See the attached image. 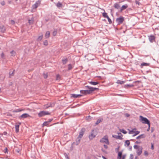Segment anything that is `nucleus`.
I'll list each match as a JSON object with an SVG mask.
<instances>
[{
	"label": "nucleus",
	"instance_id": "obj_62",
	"mask_svg": "<svg viewBox=\"0 0 159 159\" xmlns=\"http://www.w3.org/2000/svg\"><path fill=\"white\" fill-rule=\"evenodd\" d=\"M135 143H137V144L140 143V142L138 141H137Z\"/></svg>",
	"mask_w": 159,
	"mask_h": 159
},
{
	"label": "nucleus",
	"instance_id": "obj_4",
	"mask_svg": "<svg viewBox=\"0 0 159 159\" xmlns=\"http://www.w3.org/2000/svg\"><path fill=\"white\" fill-rule=\"evenodd\" d=\"M51 113L48 111H40L38 114V116L39 117H43L46 115H50Z\"/></svg>",
	"mask_w": 159,
	"mask_h": 159
},
{
	"label": "nucleus",
	"instance_id": "obj_43",
	"mask_svg": "<svg viewBox=\"0 0 159 159\" xmlns=\"http://www.w3.org/2000/svg\"><path fill=\"white\" fill-rule=\"evenodd\" d=\"M144 155L146 156H147L148 155V151H145L144 152Z\"/></svg>",
	"mask_w": 159,
	"mask_h": 159
},
{
	"label": "nucleus",
	"instance_id": "obj_8",
	"mask_svg": "<svg viewBox=\"0 0 159 159\" xmlns=\"http://www.w3.org/2000/svg\"><path fill=\"white\" fill-rule=\"evenodd\" d=\"M118 135H113L112 137L113 138H116L117 139H119L120 140L122 139L123 135L122 134L120 133H118Z\"/></svg>",
	"mask_w": 159,
	"mask_h": 159
},
{
	"label": "nucleus",
	"instance_id": "obj_44",
	"mask_svg": "<svg viewBox=\"0 0 159 159\" xmlns=\"http://www.w3.org/2000/svg\"><path fill=\"white\" fill-rule=\"evenodd\" d=\"M64 155L66 159H68L69 158V157L68 156L67 154L66 153H64Z\"/></svg>",
	"mask_w": 159,
	"mask_h": 159
},
{
	"label": "nucleus",
	"instance_id": "obj_19",
	"mask_svg": "<svg viewBox=\"0 0 159 159\" xmlns=\"http://www.w3.org/2000/svg\"><path fill=\"white\" fill-rule=\"evenodd\" d=\"M130 142L129 140H126L125 142V146L128 147L130 145Z\"/></svg>",
	"mask_w": 159,
	"mask_h": 159
},
{
	"label": "nucleus",
	"instance_id": "obj_39",
	"mask_svg": "<svg viewBox=\"0 0 159 159\" xmlns=\"http://www.w3.org/2000/svg\"><path fill=\"white\" fill-rule=\"evenodd\" d=\"M149 64L148 63H143L141 64V66H148Z\"/></svg>",
	"mask_w": 159,
	"mask_h": 159
},
{
	"label": "nucleus",
	"instance_id": "obj_64",
	"mask_svg": "<svg viewBox=\"0 0 159 159\" xmlns=\"http://www.w3.org/2000/svg\"><path fill=\"white\" fill-rule=\"evenodd\" d=\"M102 157L103 158V159H107L104 156H102Z\"/></svg>",
	"mask_w": 159,
	"mask_h": 159
},
{
	"label": "nucleus",
	"instance_id": "obj_17",
	"mask_svg": "<svg viewBox=\"0 0 159 159\" xmlns=\"http://www.w3.org/2000/svg\"><path fill=\"white\" fill-rule=\"evenodd\" d=\"M0 28L1 30V31L3 33H4L6 31V29L4 25H2L0 27Z\"/></svg>",
	"mask_w": 159,
	"mask_h": 159
},
{
	"label": "nucleus",
	"instance_id": "obj_59",
	"mask_svg": "<svg viewBox=\"0 0 159 159\" xmlns=\"http://www.w3.org/2000/svg\"><path fill=\"white\" fill-rule=\"evenodd\" d=\"M103 146H104V148L105 149H107V146L106 145L104 144V145H103Z\"/></svg>",
	"mask_w": 159,
	"mask_h": 159
},
{
	"label": "nucleus",
	"instance_id": "obj_31",
	"mask_svg": "<svg viewBox=\"0 0 159 159\" xmlns=\"http://www.w3.org/2000/svg\"><path fill=\"white\" fill-rule=\"evenodd\" d=\"M15 71V70H14L13 71V72H10L9 73V77L10 78H11V76H13L14 75V72Z\"/></svg>",
	"mask_w": 159,
	"mask_h": 159
},
{
	"label": "nucleus",
	"instance_id": "obj_25",
	"mask_svg": "<svg viewBox=\"0 0 159 159\" xmlns=\"http://www.w3.org/2000/svg\"><path fill=\"white\" fill-rule=\"evenodd\" d=\"M23 110V109H16L15 110H13L12 111V112H20Z\"/></svg>",
	"mask_w": 159,
	"mask_h": 159
},
{
	"label": "nucleus",
	"instance_id": "obj_35",
	"mask_svg": "<svg viewBox=\"0 0 159 159\" xmlns=\"http://www.w3.org/2000/svg\"><path fill=\"white\" fill-rule=\"evenodd\" d=\"M43 76L44 79H46L48 77V74L47 73L43 74Z\"/></svg>",
	"mask_w": 159,
	"mask_h": 159
},
{
	"label": "nucleus",
	"instance_id": "obj_22",
	"mask_svg": "<svg viewBox=\"0 0 159 159\" xmlns=\"http://www.w3.org/2000/svg\"><path fill=\"white\" fill-rule=\"evenodd\" d=\"M144 137H145L144 135L143 134H141V135L139 136H138L137 137H136V139H141L144 138Z\"/></svg>",
	"mask_w": 159,
	"mask_h": 159
},
{
	"label": "nucleus",
	"instance_id": "obj_37",
	"mask_svg": "<svg viewBox=\"0 0 159 159\" xmlns=\"http://www.w3.org/2000/svg\"><path fill=\"white\" fill-rule=\"evenodd\" d=\"M103 16L105 18H107L108 17V16L107 15V13L106 12H104L102 13Z\"/></svg>",
	"mask_w": 159,
	"mask_h": 159
},
{
	"label": "nucleus",
	"instance_id": "obj_50",
	"mask_svg": "<svg viewBox=\"0 0 159 159\" xmlns=\"http://www.w3.org/2000/svg\"><path fill=\"white\" fill-rule=\"evenodd\" d=\"M1 56L2 58H3L4 57V54L3 52H2L1 54Z\"/></svg>",
	"mask_w": 159,
	"mask_h": 159
},
{
	"label": "nucleus",
	"instance_id": "obj_40",
	"mask_svg": "<svg viewBox=\"0 0 159 159\" xmlns=\"http://www.w3.org/2000/svg\"><path fill=\"white\" fill-rule=\"evenodd\" d=\"M114 7L115 8H116L117 9H119V8L120 7V6H119V5L117 3H116L115 4Z\"/></svg>",
	"mask_w": 159,
	"mask_h": 159
},
{
	"label": "nucleus",
	"instance_id": "obj_51",
	"mask_svg": "<svg viewBox=\"0 0 159 159\" xmlns=\"http://www.w3.org/2000/svg\"><path fill=\"white\" fill-rule=\"evenodd\" d=\"M57 33V31H54L53 32V34L54 36H55Z\"/></svg>",
	"mask_w": 159,
	"mask_h": 159
},
{
	"label": "nucleus",
	"instance_id": "obj_28",
	"mask_svg": "<svg viewBox=\"0 0 159 159\" xmlns=\"http://www.w3.org/2000/svg\"><path fill=\"white\" fill-rule=\"evenodd\" d=\"M57 6L58 7H61L62 6V4L60 2H58L57 4Z\"/></svg>",
	"mask_w": 159,
	"mask_h": 159
},
{
	"label": "nucleus",
	"instance_id": "obj_26",
	"mask_svg": "<svg viewBox=\"0 0 159 159\" xmlns=\"http://www.w3.org/2000/svg\"><path fill=\"white\" fill-rule=\"evenodd\" d=\"M102 120V119H98L95 123L96 125H98V124L101 122Z\"/></svg>",
	"mask_w": 159,
	"mask_h": 159
},
{
	"label": "nucleus",
	"instance_id": "obj_10",
	"mask_svg": "<svg viewBox=\"0 0 159 159\" xmlns=\"http://www.w3.org/2000/svg\"><path fill=\"white\" fill-rule=\"evenodd\" d=\"M41 1L38 0L32 6V8L33 9H36L37 8L38 6L41 3Z\"/></svg>",
	"mask_w": 159,
	"mask_h": 159
},
{
	"label": "nucleus",
	"instance_id": "obj_49",
	"mask_svg": "<svg viewBox=\"0 0 159 159\" xmlns=\"http://www.w3.org/2000/svg\"><path fill=\"white\" fill-rule=\"evenodd\" d=\"M53 120V119H49L48 121H47L48 122V123L49 124V123L51 122L52 120Z\"/></svg>",
	"mask_w": 159,
	"mask_h": 159
},
{
	"label": "nucleus",
	"instance_id": "obj_5",
	"mask_svg": "<svg viewBox=\"0 0 159 159\" xmlns=\"http://www.w3.org/2000/svg\"><path fill=\"white\" fill-rule=\"evenodd\" d=\"M100 141L101 143L108 144L109 143L108 136L107 135L104 136V137L100 140Z\"/></svg>",
	"mask_w": 159,
	"mask_h": 159
},
{
	"label": "nucleus",
	"instance_id": "obj_42",
	"mask_svg": "<svg viewBox=\"0 0 159 159\" xmlns=\"http://www.w3.org/2000/svg\"><path fill=\"white\" fill-rule=\"evenodd\" d=\"M125 82V81H120V80H118L117 82V84H124V83Z\"/></svg>",
	"mask_w": 159,
	"mask_h": 159
},
{
	"label": "nucleus",
	"instance_id": "obj_12",
	"mask_svg": "<svg viewBox=\"0 0 159 159\" xmlns=\"http://www.w3.org/2000/svg\"><path fill=\"white\" fill-rule=\"evenodd\" d=\"M71 98H80L82 96V95L81 94H71Z\"/></svg>",
	"mask_w": 159,
	"mask_h": 159
},
{
	"label": "nucleus",
	"instance_id": "obj_24",
	"mask_svg": "<svg viewBox=\"0 0 159 159\" xmlns=\"http://www.w3.org/2000/svg\"><path fill=\"white\" fill-rule=\"evenodd\" d=\"M50 32L49 31H47L45 34V37L46 38H48L50 36Z\"/></svg>",
	"mask_w": 159,
	"mask_h": 159
},
{
	"label": "nucleus",
	"instance_id": "obj_61",
	"mask_svg": "<svg viewBox=\"0 0 159 159\" xmlns=\"http://www.w3.org/2000/svg\"><path fill=\"white\" fill-rule=\"evenodd\" d=\"M139 82H140V81H135V82L134 83V84H136V83H139Z\"/></svg>",
	"mask_w": 159,
	"mask_h": 159
},
{
	"label": "nucleus",
	"instance_id": "obj_11",
	"mask_svg": "<svg viewBox=\"0 0 159 159\" xmlns=\"http://www.w3.org/2000/svg\"><path fill=\"white\" fill-rule=\"evenodd\" d=\"M28 117H30V116L27 113H24L22 115L19 117V119H24Z\"/></svg>",
	"mask_w": 159,
	"mask_h": 159
},
{
	"label": "nucleus",
	"instance_id": "obj_47",
	"mask_svg": "<svg viewBox=\"0 0 159 159\" xmlns=\"http://www.w3.org/2000/svg\"><path fill=\"white\" fill-rule=\"evenodd\" d=\"M20 149L19 148H17V149H15V151L17 153H19L20 152Z\"/></svg>",
	"mask_w": 159,
	"mask_h": 159
},
{
	"label": "nucleus",
	"instance_id": "obj_14",
	"mask_svg": "<svg viewBox=\"0 0 159 159\" xmlns=\"http://www.w3.org/2000/svg\"><path fill=\"white\" fill-rule=\"evenodd\" d=\"M93 129L92 131L91 132V134L89 135V138L90 140L94 138L95 137V135L93 134Z\"/></svg>",
	"mask_w": 159,
	"mask_h": 159
},
{
	"label": "nucleus",
	"instance_id": "obj_34",
	"mask_svg": "<svg viewBox=\"0 0 159 159\" xmlns=\"http://www.w3.org/2000/svg\"><path fill=\"white\" fill-rule=\"evenodd\" d=\"M120 132H121L124 134H125L127 133V132L125 130H124L123 129H120Z\"/></svg>",
	"mask_w": 159,
	"mask_h": 159
},
{
	"label": "nucleus",
	"instance_id": "obj_6",
	"mask_svg": "<svg viewBox=\"0 0 159 159\" xmlns=\"http://www.w3.org/2000/svg\"><path fill=\"white\" fill-rule=\"evenodd\" d=\"M126 157L125 155H123L122 156V152H118L117 159H125Z\"/></svg>",
	"mask_w": 159,
	"mask_h": 159
},
{
	"label": "nucleus",
	"instance_id": "obj_53",
	"mask_svg": "<svg viewBox=\"0 0 159 159\" xmlns=\"http://www.w3.org/2000/svg\"><path fill=\"white\" fill-rule=\"evenodd\" d=\"M1 4L2 5V6H4L5 5V2L4 1H3L2 2H1Z\"/></svg>",
	"mask_w": 159,
	"mask_h": 159
},
{
	"label": "nucleus",
	"instance_id": "obj_7",
	"mask_svg": "<svg viewBox=\"0 0 159 159\" xmlns=\"http://www.w3.org/2000/svg\"><path fill=\"white\" fill-rule=\"evenodd\" d=\"M124 20V18L122 16H120L116 19V21L118 24H122Z\"/></svg>",
	"mask_w": 159,
	"mask_h": 159
},
{
	"label": "nucleus",
	"instance_id": "obj_3",
	"mask_svg": "<svg viewBox=\"0 0 159 159\" xmlns=\"http://www.w3.org/2000/svg\"><path fill=\"white\" fill-rule=\"evenodd\" d=\"M128 130L129 131V134H134L133 135V137H134L136 136V135L140 133V132L139 131H137L136 128L133 129L131 130H130L129 129H128Z\"/></svg>",
	"mask_w": 159,
	"mask_h": 159
},
{
	"label": "nucleus",
	"instance_id": "obj_45",
	"mask_svg": "<svg viewBox=\"0 0 159 159\" xmlns=\"http://www.w3.org/2000/svg\"><path fill=\"white\" fill-rule=\"evenodd\" d=\"M134 156L133 154H130L129 156V159H133Z\"/></svg>",
	"mask_w": 159,
	"mask_h": 159
},
{
	"label": "nucleus",
	"instance_id": "obj_38",
	"mask_svg": "<svg viewBox=\"0 0 159 159\" xmlns=\"http://www.w3.org/2000/svg\"><path fill=\"white\" fill-rule=\"evenodd\" d=\"M60 79V76L59 74H57L56 76V80H59Z\"/></svg>",
	"mask_w": 159,
	"mask_h": 159
},
{
	"label": "nucleus",
	"instance_id": "obj_2",
	"mask_svg": "<svg viewBox=\"0 0 159 159\" xmlns=\"http://www.w3.org/2000/svg\"><path fill=\"white\" fill-rule=\"evenodd\" d=\"M140 120L143 123L147 124L148 126H150V124L149 121L146 118L143 117L142 116H140Z\"/></svg>",
	"mask_w": 159,
	"mask_h": 159
},
{
	"label": "nucleus",
	"instance_id": "obj_36",
	"mask_svg": "<svg viewBox=\"0 0 159 159\" xmlns=\"http://www.w3.org/2000/svg\"><path fill=\"white\" fill-rule=\"evenodd\" d=\"M141 146H139L138 145H134V148L136 149H138L139 148H140Z\"/></svg>",
	"mask_w": 159,
	"mask_h": 159
},
{
	"label": "nucleus",
	"instance_id": "obj_23",
	"mask_svg": "<svg viewBox=\"0 0 159 159\" xmlns=\"http://www.w3.org/2000/svg\"><path fill=\"white\" fill-rule=\"evenodd\" d=\"M19 125H15V129H16V132L17 133L19 132Z\"/></svg>",
	"mask_w": 159,
	"mask_h": 159
},
{
	"label": "nucleus",
	"instance_id": "obj_1",
	"mask_svg": "<svg viewBox=\"0 0 159 159\" xmlns=\"http://www.w3.org/2000/svg\"><path fill=\"white\" fill-rule=\"evenodd\" d=\"M98 90L99 89L98 88H91L90 90H81L80 91V93L81 94L86 95L87 94H91L93 92Z\"/></svg>",
	"mask_w": 159,
	"mask_h": 159
},
{
	"label": "nucleus",
	"instance_id": "obj_60",
	"mask_svg": "<svg viewBox=\"0 0 159 159\" xmlns=\"http://www.w3.org/2000/svg\"><path fill=\"white\" fill-rule=\"evenodd\" d=\"M16 124H17V125H19L20 126L21 124V122H18L16 123Z\"/></svg>",
	"mask_w": 159,
	"mask_h": 159
},
{
	"label": "nucleus",
	"instance_id": "obj_9",
	"mask_svg": "<svg viewBox=\"0 0 159 159\" xmlns=\"http://www.w3.org/2000/svg\"><path fill=\"white\" fill-rule=\"evenodd\" d=\"M86 131L85 129L84 128H82L79 133V134L78 136L79 137L82 138L83 135L84 134V133Z\"/></svg>",
	"mask_w": 159,
	"mask_h": 159
},
{
	"label": "nucleus",
	"instance_id": "obj_33",
	"mask_svg": "<svg viewBox=\"0 0 159 159\" xmlns=\"http://www.w3.org/2000/svg\"><path fill=\"white\" fill-rule=\"evenodd\" d=\"M42 38L43 35H42L40 36H39V37L37 39V40L39 41H40L42 39Z\"/></svg>",
	"mask_w": 159,
	"mask_h": 159
},
{
	"label": "nucleus",
	"instance_id": "obj_56",
	"mask_svg": "<svg viewBox=\"0 0 159 159\" xmlns=\"http://www.w3.org/2000/svg\"><path fill=\"white\" fill-rule=\"evenodd\" d=\"M11 22L12 25H14L15 23V21L13 20H11Z\"/></svg>",
	"mask_w": 159,
	"mask_h": 159
},
{
	"label": "nucleus",
	"instance_id": "obj_15",
	"mask_svg": "<svg viewBox=\"0 0 159 159\" xmlns=\"http://www.w3.org/2000/svg\"><path fill=\"white\" fill-rule=\"evenodd\" d=\"M81 138H82L79 137V136H78V137L77 138L76 141V145H77L80 144Z\"/></svg>",
	"mask_w": 159,
	"mask_h": 159
},
{
	"label": "nucleus",
	"instance_id": "obj_29",
	"mask_svg": "<svg viewBox=\"0 0 159 159\" xmlns=\"http://www.w3.org/2000/svg\"><path fill=\"white\" fill-rule=\"evenodd\" d=\"M11 54V56H15L16 54V52L14 50H12L10 52Z\"/></svg>",
	"mask_w": 159,
	"mask_h": 159
},
{
	"label": "nucleus",
	"instance_id": "obj_30",
	"mask_svg": "<svg viewBox=\"0 0 159 159\" xmlns=\"http://www.w3.org/2000/svg\"><path fill=\"white\" fill-rule=\"evenodd\" d=\"M68 70H71L73 68V66L71 64H69L68 65Z\"/></svg>",
	"mask_w": 159,
	"mask_h": 159
},
{
	"label": "nucleus",
	"instance_id": "obj_13",
	"mask_svg": "<svg viewBox=\"0 0 159 159\" xmlns=\"http://www.w3.org/2000/svg\"><path fill=\"white\" fill-rule=\"evenodd\" d=\"M143 148L141 147L140 148L137 149L136 151V153L138 156H139L142 153Z\"/></svg>",
	"mask_w": 159,
	"mask_h": 159
},
{
	"label": "nucleus",
	"instance_id": "obj_16",
	"mask_svg": "<svg viewBox=\"0 0 159 159\" xmlns=\"http://www.w3.org/2000/svg\"><path fill=\"white\" fill-rule=\"evenodd\" d=\"M155 37L153 35H151L149 37V39L151 42H152L155 40Z\"/></svg>",
	"mask_w": 159,
	"mask_h": 159
},
{
	"label": "nucleus",
	"instance_id": "obj_18",
	"mask_svg": "<svg viewBox=\"0 0 159 159\" xmlns=\"http://www.w3.org/2000/svg\"><path fill=\"white\" fill-rule=\"evenodd\" d=\"M135 85V84H126V85H125L124 87L126 88H128L129 87H133Z\"/></svg>",
	"mask_w": 159,
	"mask_h": 159
},
{
	"label": "nucleus",
	"instance_id": "obj_46",
	"mask_svg": "<svg viewBox=\"0 0 159 159\" xmlns=\"http://www.w3.org/2000/svg\"><path fill=\"white\" fill-rule=\"evenodd\" d=\"M92 117H91L90 116H89L86 117V119L88 120H89V119H90Z\"/></svg>",
	"mask_w": 159,
	"mask_h": 159
},
{
	"label": "nucleus",
	"instance_id": "obj_54",
	"mask_svg": "<svg viewBox=\"0 0 159 159\" xmlns=\"http://www.w3.org/2000/svg\"><path fill=\"white\" fill-rule=\"evenodd\" d=\"M151 148L152 150H153L154 149L153 143H151Z\"/></svg>",
	"mask_w": 159,
	"mask_h": 159
},
{
	"label": "nucleus",
	"instance_id": "obj_55",
	"mask_svg": "<svg viewBox=\"0 0 159 159\" xmlns=\"http://www.w3.org/2000/svg\"><path fill=\"white\" fill-rule=\"evenodd\" d=\"M29 23L30 24H32L33 23V20H29Z\"/></svg>",
	"mask_w": 159,
	"mask_h": 159
},
{
	"label": "nucleus",
	"instance_id": "obj_57",
	"mask_svg": "<svg viewBox=\"0 0 159 159\" xmlns=\"http://www.w3.org/2000/svg\"><path fill=\"white\" fill-rule=\"evenodd\" d=\"M135 3L136 4H138V5H139L140 4L139 2L138 1H136Z\"/></svg>",
	"mask_w": 159,
	"mask_h": 159
},
{
	"label": "nucleus",
	"instance_id": "obj_63",
	"mask_svg": "<svg viewBox=\"0 0 159 159\" xmlns=\"http://www.w3.org/2000/svg\"><path fill=\"white\" fill-rule=\"evenodd\" d=\"M3 134L4 135H6L7 134V132L6 131H5L3 132Z\"/></svg>",
	"mask_w": 159,
	"mask_h": 159
},
{
	"label": "nucleus",
	"instance_id": "obj_32",
	"mask_svg": "<svg viewBox=\"0 0 159 159\" xmlns=\"http://www.w3.org/2000/svg\"><path fill=\"white\" fill-rule=\"evenodd\" d=\"M49 124L48 123V122L47 121H45L44 122L43 124V127L44 126H48Z\"/></svg>",
	"mask_w": 159,
	"mask_h": 159
},
{
	"label": "nucleus",
	"instance_id": "obj_52",
	"mask_svg": "<svg viewBox=\"0 0 159 159\" xmlns=\"http://www.w3.org/2000/svg\"><path fill=\"white\" fill-rule=\"evenodd\" d=\"M52 107L51 105V104L50 106H48L46 105H44V107L45 108H48V107Z\"/></svg>",
	"mask_w": 159,
	"mask_h": 159
},
{
	"label": "nucleus",
	"instance_id": "obj_48",
	"mask_svg": "<svg viewBox=\"0 0 159 159\" xmlns=\"http://www.w3.org/2000/svg\"><path fill=\"white\" fill-rule=\"evenodd\" d=\"M7 150H8V149H7V148H5L4 150V153H7Z\"/></svg>",
	"mask_w": 159,
	"mask_h": 159
},
{
	"label": "nucleus",
	"instance_id": "obj_21",
	"mask_svg": "<svg viewBox=\"0 0 159 159\" xmlns=\"http://www.w3.org/2000/svg\"><path fill=\"white\" fill-rule=\"evenodd\" d=\"M68 60L67 58H65L64 59L63 58L62 60V62L63 64L64 65L68 61Z\"/></svg>",
	"mask_w": 159,
	"mask_h": 159
},
{
	"label": "nucleus",
	"instance_id": "obj_27",
	"mask_svg": "<svg viewBox=\"0 0 159 159\" xmlns=\"http://www.w3.org/2000/svg\"><path fill=\"white\" fill-rule=\"evenodd\" d=\"M128 7V6L127 5H123L121 7V11H123L125 9H126Z\"/></svg>",
	"mask_w": 159,
	"mask_h": 159
},
{
	"label": "nucleus",
	"instance_id": "obj_41",
	"mask_svg": "<svg viewBox=\"0 0 159 159\" xmlns=\"http://www.w3.org/2000/svg\"><path fill=\"white\" fill-rule=\"evenodd\" d=\"M43 45L45 46H47L48 45V42L47 40H45L43 42Z\"/></svg>",
	"mask_w": 159,
	"mask_h": 159
},
{
	"label": "nucleus",
	"instance_id": "obj_58",
	"mask_svg": "<svg viewBox=\"0 0 159 159\" xmlns=\"http://www.w3.org/2000/svg\"><path fill=\"white\" fill-rule=\"evenodd\" d=\"M86 87L89 89V90H90L91 88H93V87H91L88 86H86Z\"/></svg>",
	"mask_w": 159,
	"mask_h": 159
},
{
	"label": "nucleus",
	"instance_id": "obj_20",
	"mask_svg": "<svg viewBox=\"0 0 159 159\" xmlns=\"http://www.w3.org/2000/svg\"><path fill=\"white\" fill-rule=\"evenodd\" d=\"M89 83L91 84L94 85L99 84V83L98 82L90 81L89 82Z\"/></svg>",
	"mask_w": 159,
	"mask_h": 159
}]
</instances>
